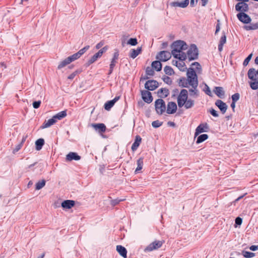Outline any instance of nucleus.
Listing matches in <instances>:
<instances>
[{
	"label": "nucleus",
	"mask_w": 258,
	"mask_h": 258,
	"mask_svg": "<svg viewBox=\"0 0 258 258\" xmlns=\"http://www.w3.org/2000/svg\"><path fill=\"white\" fill-rule=\"evenodd\" d=\"M186 81L188 85L191 87H195L198 86V78L195 79L194 77H187Z\"/></svg>",
	"instance_id": "cd10ccee"
},
{
	"label": "nucleus",
	"mask_w": 258,
	"mask_h": 258,
	"mask_svg": "<svg viewBox=\"0 0 258 258\" xmlns=\"http://www.w3.org/2000/svg\"><path fill=\"white\" fill-rule=\"evenodd\" d=\"M71 62L70 60H69V57L63 60L62 61H60L59 64L57 66V69L60 70L64 67H66L67 65L70 64Z\"/></svg>",
	"instance_id": "f704fd0d"
},
{
	"label": "nucleus",
	"mask_w": 258,
	"mask_h": 258,
	"mask_svg": "<svg viewBox=\"0 0 258 258\" xmlns=\"http://www.w3.org/2000/svg\"><path fill=\"white\" fill-rule=\"evenodd\" d=\"M90 48L89 45H86L84 48L81 49L77 52L80 56H81L86 51H87Z\"/></svg>",
	"instance_id": "864d4df0"
},
{
	"label": "nucleus",
	"mask_w": 258,
	"mask_h": 258,
	"mask_svg": "<svg viewBox=\"0 0 258 258\" xmlns=\"http://www.w3.org/2000/svg\"><path fill=\"white\" fill-rule=\"evenodd\" d=\"M252 56V53H250L248 56L244 59L243 62V66H246L250 60Z\"/></svg>",
	"instance_id": "13d9d810"
},
{
	"label": "nucleus",
	"mask_w": 258,
	"mask_h": 258,
	"mask_svg": "<svg viewBox=\"0 0 258 258\" xmlns=\"http://www.w3.org/2000/svg\"><path fill=\"white\" fill-rule=\"evenodd\" d=\"M104 44V42L103 41H101L98 43H97L96 46L95 48L97 49H99L102 47V46Z\"/></svg>",
	"instance_id": "338daca9"
},
{
	"label": "nucleus",
	"mask_w": 258,
	"mask_h": 258,
	"mask_svg": "<svg viewBox=\"0 0 258 258\" xmlns=\"http://www.w3.org/2000/svg\"><path fill=\"white\" fill-rule=\"evenodd\" d=\"M142 49L141 47H139L137 49H132L130 50L129 56L134 59L142 52Z\"/></svg>",
	"instance_id": "393cba45"
},
{
	"label": "nucleus",
	"mask_w": 258,
	"mask_h": 258,
	"mask_svg": "<svg viewBox=\"0 0 258 258\" xmlns=\"http://www.w3.org/2000/svg\"><path fill=\"white\" fill-rule=\"evenodd\" d=\"M127 44L132 46H135L138 44V40L136 38H131L127 41Z\"/></svg>",
	"instance_id": "a18cd8bd"
},
{
	"label": "nucleus",
	"mask_w": 258,
	"mask_h": 258,
	"mask_svg": "<svg viewBox=\"0 0 258 258\" xmlns=\"http://www.w3.org/2000/svg\"><path fill=\"white\" fill-rule=\"evenodd\" d=\"M137 167L135 170V174L138 173L142 169L143 166V158L140 157L137 161Z\"/></svg>",
	"instance_id": "7c9ffc66"
},
{
	"label": "nucleus",
	"mask_w": 258,
	"mask_h": 258,
	"mask_svg": "<svg viewBox=\"0 0 258 258\" xmlns=\"http://www.w3.org/2000/svg\"><path fill=\"white\" fill-rule=\"evenodd\" d=\"M209 130V127L207 123L200 124L196 129L195 137L196 138L201 133L207 132Z\"/></svg>",
	"instance_id": "9d476101"
},
{
	"label": "nucleus",
	"mask_w": 258,
	"mask_h": 258,
	"mask_svg": "<svg viewBox=\"0 0 258 258\" xmlns=\"http://www.w3.org/2000/svg\"><path fill=\"white\" fill-rule=\"evenodd\" d=\"M155 108L158 114H162L166 110L165 101L162 99H158L155 101Z\"/></svg>",
	"instance_id": "20e7f679"
},
{
	"label": "nucleus",
	"mask_w": 258,
	"mask_h": 258,
	"mask_svg": "<svg viewBox=\"0 0 258 258\" xmlns=\"http://www.w3.org/2000/svg\"><path fill=\"white\" fill-rule=\"evenodd\" d=\"M171 53L168 51L163 50L160 51L156 55V58L161 61H166L171 57Z\"/></svg>",
	"instance_id": "423d86ee"
},
{
	"label": "nucleus",
	"mask_w": 258,
	"mask_h": 258,
	"mask_svg": "<svg viewBox=\"0 0 258 258\" xmlns=\"http://www.w3.org/2000/svg\"><path fill=\"white\" fill-rule=\"evenodd\" d=\"M188 99V92L186 89H183L181 90L178 97L177 104L179 107L184 106L185 101Z\"/></svg>",
	"instance_id": "39448f33"
},
{
	"label": "nucleus",
	"mask_w": 258,
	"mask_h": 258,
	"mask_svg": "<svg viewBox=\"0 0 258 258\" xmlns=\"http://www.w3.org/2000/svg\"><path fill=\"white\" fill-rule=\"evenodd\" d=\"M22 146H23L22 143H20L18 145H17L16 146L15 148L13 150V154L16 153L17 152H18L21 149V148L22 147Z\"/></svg>",
	"instance_id": "e2e57ef3"
},
{
	"label": "nucleus",
	"mask_w": 258,
	"mask_h": 258,
	"mask_svg": "<svg viewBox=\"0 0 258 258\" xmlns=\"http://www.w3.org/2000/svg\"><path fill=\"white\" fill-rule=\"evenodd\" d=\"M256 73V71L254 69H250L247 73L248 78L252 81H256L257 78V74Z\"/></svg>",
	"instance_id": "4be33fe9"
},
{
	"label": "nucleus",
	"mask_w": 258,
	"mask_h": 258,
	"mask_svg": "<svg viewBox=\"0 0 258 258\" xmlns=\"http://www.w3.org/2000/svg\"><path fill=\"white\" fill-rule=\"evenodd\" d=\"M244 28L247 31L258 29V22L255 23H251L250 25L244 26Z\"/></svg>",
	"instance_id": "ea45409f"
},
{
	"label": "nucleus",
	"mask_w": 258,
	"mask_h": 258,
	"mask_svg": "<svg viewBox=\"0 0 258 258\" xmlns=\"http://www.w3.org/2000/svg\"><path fill=\"white\" fill-rule=\"evenodd\" d=\"M158 96L159 99L164 98L167 97L169 95V90L166 88H162L159 89L157 92Z\"/></svg>",
	"instance_id": "6ab92c4d"
},
{
	"label": "nucleus",
	"mask_w": 258,
	"mask_h": 258,
	"mask_svg": "<svg viewBox=\"0 0 258 258\" xmlns=\"http://www.w3.org/2000/svg\"><path fill=\"white\" fill-rule=\"evenodd\" d=\"M56 120L53 116L51 118L48 119L47 121H45L42 125L41 126V128H45L50 127L56 122Z\"/></svg>",
	"instance_id": "5701e85b"
},
{
	"label": "nucleus",
	"mask_w": 258,
	"mask_h": 258,
	"mask_svg": "<svg viewBox=\"0 0 258 258\" xmlns=\"http://www.w3.org/2000/svg\"><path fill=\"white\" fill-rule=\"evenodd\" d=\"M178 84L179 86L183 87V88H187L188 87V84L186 81V79L185 77H181L178 80Z\"/></svg>",
	"instance_id": "473e14b6"
},
{
	"label": "nucleus",
	"mask_w": 258,
	"mask_h": 258,
	"mask_svg": "<svg viewBox=\"0 0 258 258\" xmlns=\"http://www.w3.org/2000/svg\"><path fill=\"white\" fill-rule=\"evenodd\" d=\"M181 65H177V67L179 69L180 71L184 72L186 69L185 67V63L183 61L180 62Z\"/></svg>",
	"instance_id": "680f3d73"
},
{
	"label": "nucleus",
	"mask_w": 258,
	"mask_h": 258,
	"mask_svg": "<svg viewBox=\"0 0 258 258\" xmlns=\"http://www.w3.org/2000/svg\"><path fill=\"white\" fill-rule=\"evenodd\" d=\"M248 9V5L245 3L239 2L235 6V10L239 13H245L247 12Z\"/></svg>",
	"instance_id": "ddd939ff"
},
{
	"label": "nucleus",
	"mask_w": 258,
	"mask_h": 258,
	"mask_svg": "<svg viewBox=\"0 0 258 258\" xmlns=\"http://www.w3.org/2000/svg\"><path fill=\"white\" fill-rule=\"evenodd\" d=\"M75 205V201L71 200H64L61 204V207L65 209H70Z\"/></svg>",
	"instance_id": "a211bd4d"
},
{
	"label": "nucleus",
	"mask_w": 258,
	"mask_h": 258,
	"mask_svg": "<svg viewBox=\"0 0 258 258\" xmlns=\"http://www.w3.org/2000/svg\"><path fill=\"white\" fill-rule=\"evenodd\" d=\"M160 61H161L159 60H155L152 63L151 66L152 68L155 69L157 72H159L162 70V65Z\"/></svg>",
	"instance_id": "c756f323"
},
{
	"label": "nucleus",
	"mask_w": 258,
	"mask_h": 258,
	"mask_svg": "<svg viewBox=\"0 0 258 258\" xmlns=\"http://www.w3.org/2000/svg\"><path fill=\"white\" fill-rule=\"evenodd\" d=\"M163 124V122H160L158 120L154 121L152 122V125L154 128H158L161 126Z\"/></svg>",
	"instance_id": "6e6d98bb"
},
{
	"label": "nucleus",
	"mask_w": 258,
	"mask_h": 258,
	"mask_svg": "<svg viewBox=\"0 0 258 258\" xmlns=\"http://www.w3.org/2000/svg\"><path fill=\"white\" fill-rule=\"evenodd\" d=\"M226 43V35L223 33V35L222 36L219 44L218 45V50L221 52L223 50V45Z\"/></svg>",
	"instance_id": "c9c22d12"
},
{
	"label": "nucleus",
	"mask_w": 258,
	"mask_h": 258,
	"mask_svg": "<svg viewBox=\"0 0 258 258\" xmlns=\"http://www.w3.org/2000/svg\"><path fill=\"white\" fill-rule=\"evenodd\" d=\"M208 135L207 134H202L200 135L196 141V143L197 144H199L200 143H201L203 142L204 141H206L207 139H208Z\"/></svg>",
	"instance_id": "58836bf2"
},
{
	"label": "nucleus",
	"mask_w": 258,
	"mask_h": 258,
	"mask_svg": "<svg viewBox=\"0 0 258 258\" xmlns=\"http://www.w3.org/2000/svg\"><path fill=\"white\" fill-rule=\"evenodd\" d=\"M171 47L172 49L171 54L173 55V53L177 54L176 53L180 52L181 51L187 49L188 46L185 41L179 40L174 41L172 43Z\"/></svg>",
	"instance_id": "f257e3e1"
},
{
	"label": "nucleus",
	"mask_w": 258,
	"mask_h": 258,
	"mask_svg": "<svg viewBox=\"0 0 258 258\" xmlns=\"http://www.w3.org/2000/svg\"><path fill=\"white\" fill-rule=\"evenodd\" d=\"M91 126L100 134L105 133L106 130V127L103 123H92Z\"/></svg>",
	"instance_id": "f8f14e48"
},
{
	"label": "nucleus",
	"mask_w": 258,
	"mask_h": 258,
	"mask_svg": "<svg viewBox=\"0 0 258 258\" xmlns=\"http://www.w3.org/2000/svg\"><path fill=\"white\" fill-rule=\"evenodd\" d=\"M184 105L186 109L190 108L194 105V101L191 99H187L186 101H185Z\"/></svg>",
	"instance_id": "79ce46f5"
},
{
	"label": "nucleus",
	"mask_w": 258,
	"mask_h": 258,
	"mask_svg": "<svg viewBox=\"0 0 258 258\" xmlns=\"http://www.w3.org/2000/svg\"><path fill=\"white\" fill-rule=\"evenodd\" d=\"M164 71L166 75H168L169 76H171V75L174 74V72L173 69L171 67L168 66H166L164 67Z\"/></svg>",
	"instance_id": "37998d69"
},
{
	"label": "nucleus",
	"mask_w": 258,
	"mask_h": 258,
	"mask_svg": "<svg viewBox=\"0 0 258 258\" xmlns=\"http://www.w3.org/2000/svg\"><path fill=\"white\" fill-rule=\"evenodd\" d=\"M249 85L252 90L258 89V80H256V81H253V82H250Z\"/></svg>",
	"instance_id": "49530a36"
},
{
	"label": "nucleus",
	"mask_w": 258,
	"mask_h": 258,
	"mask_svg": "<svg viewBox=\"0 0 258 258\" xmlns=\"http://www.w3.org/2000/svg\"><path fill=\"white\" fill-rule=\"evenodd\" d=\"M142 142V138L139 135L136 136L135 140L132 146V150L135 151L137 150Z\"/></svg>",
	"instance_id": "aec40b11"
},
{
	"label": "nucleus",
	"mask_w": 258,
	"mask_h": 258,
	"mask_svg": "<svg viewBox=\"0 0 258 258\" xmlns=\"http://www.w3.org/2000/svg\"><path fill=\"white\" fill-rule=\"evenodd\" d=\"M198 86H195V87H192V88L189 89V92H190V95L191 96L192 95H195L196 96L198 95V91L197 89Z\"/></svg>",
	"instance_id": "5fc2aeb1"
},
{
	"label": "nucleus",
	"mask_w": 258,
	"mask_h": 258,
	"mask_svg": "<svg viewBox=\"0 0 258 258\" xmlns=\"http://www.w3.org/2000/svg\"><path fill=\"white\" fill-rule=\"evenodd\" d=\"M67 110H63L57 113L53 116L54 118H55V119L57 120L62 119V118L65 117L67 116Z\"/></svg>",
	"instance_id": "72a5a7b5"
},
{
	"label": "nucleus",
	"mask_w": 258,
	"mask_h": 258,
	"mask_svg": "<svg viewBox=\"0 0 258 258\" xmlns=\"http://www.w3.org/2000/svg\"><path fill=\"white\" fill-rule=\"evenodd\" d=\"M162 80L164 81V83L166 84L170 85L172 84V80L171 78L167 76H164L162 78Z\"/></svg>",
	"instance_id": "603ef678"
},
{
	"label": "nucleus",
	"mask_w": 258,
	"mask_h": 258,
	"mask_svg": "<svg viewBox=\"0 0 258 258\" xmlns=\"http://www.w3.org/2000/svg\"><path fill=\"white\" fill-rule=\"evenodd\" d=\"M108 46L106 45L101 48L97 53L94 54L90 59H89L86 63V67H88L94 62H95L99 58H100L103 54L107 51L108 49Z\"/></svg>",
	"instance_id": "f03ea898"
},
{
	"label": "nucleus",
	"mask_w": 258,
	"mask_h": 258,
	"mask_svg": "<svg viewBox=\"0 0 258 258\" xmlns=\"http://www.w3.org/2000/svg\"><path fill=\"white\" fill-rule=\"evenodd\" d=\"M189 0H184L182 2H173L170 3V6L173 7H179L185 8L189 4Z\"/></svg>",
	"instance_id": "f3484780"
},
{
	"label": "nucleus",
	"mask_w": 258,
	"mask_h": 258,
	"mask_svg": "<svg viewBox=\"0 0 258 258\" xmlns=\"http://www.w3.org/2000/svg\"><path fill=\"white\" fill-rule=\"evenodd\" d=\"M213 92L220 98H224V91L222 87H215L213 90Z\"/></svg>",
	"instance_id": "a878e982"
},
{
	"label": "nucleus",
	"mask_w": 258,
	"mask_h": 258,
	"mask_svg": "<svg viewBox=\"0 0 258 258\" xmlns=\"http://www.w3.org/2000/svg\"><path fill=\"white\" fill-rule=\"evenodd\" d=\"M81 56L79 55L78 52L74 53V54L69 56V60H71V62L77 60Z\"/></svg>",
	"instance_id": "8fccbe9b"
},
{
	"label": "nucleus",
	"mask_w": 258,
	"mask_h": 258,
	"mask_svg": "<svg viewBox=\"0 0 258 258\" xmlns=\"http://www.w3.org/2000/svg\"><path fill=\"white\" fill-rule=\"evenodd\" d=\"M46 183V181L45 179H42L41 180H39L38 181L35 185V189L39 190L43 187Z\"/></svg>",
	"instance_id": "a19ab883"
},
{
	"label": "nucleus",
	"mask_w": 258,
	"mask_h": 258,
	"mask_svg": "<svg viewBox=\"0 0 258 258\" xmlns=\"http://www.w3.org/2000/svg\"><path fill=\"white\" fill-rule=\"evenodd\" d=\"M44 140L42 138H40L37 140L35 142V149L37 151L40 150L44 144Z\"/></svg>",
	"instance_id": "2f4dec72"
},
{
	"label": "nucleus",
	"mask_w": 258,
	"mask_h": 258,
	"mask_svg": "<svg viewBox=\"0 0 258 258\" xmlns=\"http://www.w3.org/2000/svg\"><path fill=\"white\" fill-rule=\"evenodd\" d=\"M236 16L238 19L244 24H248L251 21L250 17L245 13H238Z\"/></svg>",
	"instance_id": "9b49d317"
},
{
	"label": "nucleus",
	"mask_w": 258,
	"mask_h": 258,
	"mask_svg": "<svg viewBox=\"0 0 258 258\" xmlns=\"http://www.w3.org/2000/svg\"><path fill=\"white\" fill-rule=\"evenodd\" d=\"M164 243V241L155 240L147 246L145 251H151L160 248Z\"/></svg>",
	"instance_id": "0eeeda50"
},
{
	"label": "nucleus",
	"mask_w": 258,
	"mask_h": 258,
	"mask_svg": "<svg viewBox=\"0 0 258 258\" xmlns=\"http://www.w3.org/2000/svg\"><path fill=\"white\" fill-rule=\"evenodd\" d=\"M146 74L147 76H153L155 74V72L152 68L148 67L146 69Z\"/></svg>",
	"instance_id": "de8ad7c7"
},
{
	"label": "nucleus",
	"mask_w": 258,
	"mask_h": 258,
	"mask_svg": "<svg viewBox=\"0 0 258 258\" xmlns=\"http://www.w3.org/2000/svg\"><path fill=\"white\" fill-rule=\"evenodd\" d=\"M119 57V50L117 49H114L113 57L111 59L109 66L114 67Z\"/></svg>",
	"instance_id": "b1692460"
},
{
	"label": "nucleus",
	"mask_w": 258,
	"mask_h": 258,
	"mask_svg": "<svg viewBox=\"0 0 258 258\" xmlns=\"http://www.w3.org/2000/svg\"><path fill=\"white\" fill-rule=\"evenodd\" d=\"M191 66H197L196 69L198 70H202L201 65L198 62H194L192 63Z\"/></svg>",
	"instance_id": "774afa93"
},
{
	"label": "nucleus",
	"mask_w": 258,
	"mask_h": 258,
	"mask_svg": "<svg viewBox=\"0 0 258 258\" xmlns=\"http://www.w3.org/2000/svg\"><path fill=\"white\" fill-rule=\"evenodd\" d=\"M215 105L220 109L223 114L226 112V103L221 100H217Z\"/></svg>",
	"instance_id": "bb28decb"
},
{
	"label": "nucleus",
	"mask_w": 258,
	"mask_h": 258,
	"mask_svg": "<svg viewBox=\"0 0 258 258\" xmlns=\"http://www.w3.org/2000/svg\"><path fill=\"white\" fill-rule=\"evenodd\" d=\"M186 75L187 77H194L195 79L198 78V76L196 71H195L194 69L192 68H189L187 70Z\"/></svg>",
	"instance_id": "e433bc0d"
},
{
	"label": "nucleus",
	"mask_w": 258,
	"mask_h": 258,
	"mask_svg": "<svg viewBox=\"0 0 258 258\" xmlns=\"http://www.w3.org/2000/svg\"><path fill=\"white\" fill-rule=\"evenodd\" d=\"M204 91L207 95H209L210 97H212L213 94L211 91V90H210L209 87L207 84L205 85V88L204 89Z\"/></svg>",
	"instance_id": "3c124183"
},
{
	"label": "nucleus",
	"mask_w": 258,
	"mask_h": 258,
	"mask_svg": "<svg viewBox=\"0 0 258 258\" xmlns=\"http://www.w3.org/2000/svg\"><path fill=\"white\" fill-rule=\"evenodd\" d=\"M124 199H119L118 198L112 200L110 202V204L112 206L114 207L117 205L120 202L124 201Z\"/></svg>",
	"instance_id": "09e8293b"
},
{
	"label": "nucleus",
	"mask_w": 258,
	"mask_h": 258,
	"mask_svg": "<svg viewBox=\"0 0 258 258\" xmlns=\"http://www.w3.org/2000/svg\"><path fill=\"white\" fill-rule=\"evenodd\" d=\"M240 95L238 93H235L232 96V101L236 102L239 99Z\"/></svg>",
	"instance_id": "0e129e2a"
},
{
	"label": "nucleus",
	"mask_w": 258,
	"mask_h": 258,
	"mask_svg": "<svg viewBox=\"0 0 258 258\" xmlns=\"http://www.w3.org/2000/svg\"><path fill=\"white\" fill-rule=\"evenodd\" d=\"M41 103V101L40 100L34 101L32 104L33 108L35 109L38 108L40 107Z\"/></svg>",
	"instance_id": "052dcab7"
},
{
	"label": "nucleus",
	"mask_w": 258,
	"mask_h": 258,
	"mask_svg": "<svg viewBox=\"0 0 258 258\" xmlns=\"http://www.w3.org/2000/svg\"><path fill=\"white\" fill-rule=\"evenodd\" d=\"M81 158V156L76 152H71L66 157L67 162H71L73 160L78 161Z\"/></svg>",
	"instance_id": "4468645a"
},
{
	"label": "nucleus",
	"mask_w": 258,
	"mask_h": 258,
	"mask_svg": "<svg viewBox=\"0 0 258 258\" xmlns=\"http://www.w3.org/2000/svg\"><path fill=\"white\" fill-rule=\"evenodd\" d=\"M242 222V219L239 217H237L235 220V227H236L237 226H240L241 225Z\"/></svg>",
	"instance_id": "bf43d9fd"
},
{
	"label": "nucleus",
	"mask_w": 258,
	"mask_h": 258,
	"mask_svg": "<svg viewBox=\"0 0 258 258\" xmlns=\"http://www.w3.org/2000/svg\"><path fill=\"white\" fill-rule=\"evenodd\" d=\"M243 256L246 258H251L255 256V253L243 250L242 252Z\"/></svg>",
	"instance_id": "c03bdc74"
},
{
	"label": "nucleus",
	"mask_w": 258,
	"mask_h": 258,
	"mask_svg": "<svg viewBox=\"0 0 258 258\" xmlns=\"http://www.w3.org/2000/svg\"><path fill=\"white\" fill-rule=\"evenodd\" d=\"M159 86L158 82L155 80L147 81L145 84V88L147 91H154Z\"/></svg>",
	"instance_id": "6e6552de"
},
{
	"label": "nucleus",
	"mask_w": 258,
	"mask_h": 258,
	"mask_svg": "<svg viewBox=\"0 0 258 258\" xmlns=\"http://www.w3.org/2000/svg\"><path fill=\"white\" fill-rule=\"evenodd\" d=\"M179 54H174L173 53V56L176 59H178L180 60L184 61L187 58V54L181 51L180 52H178Z\"/></svg>",
	"instance_id": "c85d7f7f"
},
{
	"label": "nucleus",
	"mask_w": 258,
	"mask_h": 258,
	"mask_svg": "<svg viewBox=\"0 0 258 258\" xmlns=\"http://www.w3.org/2000/svg\"><path fill=\"white\" fill-rule=\"evenodd\" d=\"M81 72V71L77 70L76 71L74 72L73 73H72L71 75H70L68 77V79L69 80H73L77 75L80 74Z\"/></svg>",
	"instance_id": "4d7b16f0"
},
{
	"label": "nucleus",
	"mask_w": 258,
	"mask_h": 258,
	"mask_svg": "<svg viewBox=\"0 0 258 258\" xmlns=\"http://www.w3.org/2000/svg\"><path fill=\"white\" fill-rule=\"evenodd\" d=\"M141 94L142 95V98L145 102L150 104L153 101V98L150 91L147 90H141Z\"/></svg>",
	"instance_id": "1a4fd4ad"
},
{
	"label": "nucleus",
	"mask_w": 258,
	"mask_h": 258,
	"mask_svg": "<svg viewBox=\"0 0 258 258\" xmlns=\"http://www.w3.org/2000/svg\"><path fill=\"white\" fill-rule=\"evenodd\" d=\"M186 75L187 77H194L195 79L198 78V76L196 71H195L194 69L192 68H189L187 70Z\"/></svg>",
	"instance_id": "4c0bfd02"
},
{
	"label": "nucleus",
	"mask_w": 258,
	"mask_h": 258,
	"mask_svg": "<svg viewBox=\"0 0 258 258\" xmlns=\"http://www.w3.org/2000/svg\"><path fill=\"white\" fill-rule=\"evenodd\" d=\"M177 110V105L174 102L170 101L167 104L166 112L168 114H173Z\"/></svg>",
	"instance_id": "dca6fc26"
},
{
	"label": "nucleus",
	"mask_w": 258,
	"mask_h": 258,
	"mask_svg": "<svg viewBox=\"0 0 258 258\" xmlns=\"http://www.w3.org/2000/svg\"><path fill=\"white\" fill-rule=\"evenodd\" d=\"M210 112L214 117H218V114L217 111H216L213 108H211L210 109Z\"/></svg>",
	"instance_id": "69168bd1"
},
{
	"label": "nucleus",
	"mask_w": 258,
	"mask_h": 258,
	"mask_svg": "<svg viewBox=\"0 0 258 258\" xmlns=\"http://www.w3.org/2000/svg\"><path fill=\"white\" fill-rule=\"evenodd\" d=\"M189 61L197 59L199 56V50L197 45L195 44L190 45L189 49L187 52Z\"/></svg>",
	"instance_id": "7ed1b4c3"
},
{
	"label": "nucleus",
	"mask_w": 258,
	"mask_h": 258,
	"mask_svg": "<svg viewBox=\"0 0 258 258\" xmlns=\"http://www.w3.org/2000/svg\"><path fill=\"white\" fill-rule=\"evenodd\" d=\"M116 251L123 258H127V250L124 246L120 245H117Z\"/></svg>",
	"instance_id": "412c9836"
},
{
	"label": "nucleus",
	"mask_w": 258,
	"mask_h": 258,
	"mask_svg": "<svg viewBox=\"0 0 258 258\" xmlns=\"http://www.w3.org/2000/svg\"><path fill=\"white\" fill-rule=\"evenodd\" d=\"M120 96H116L113 99L107 101L104 105V109L107 111L110 110L115 102L120 99Z\"/></svg>",
	"instance_id": "2eb2a0df"
}]
</instances>
